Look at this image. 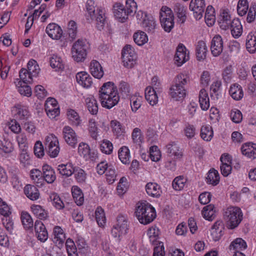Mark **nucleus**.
Segmentation results:
<instances>
[{
    "label": "nucleus",
    "mask_w": 256,
    "mask_h": 256,
    "mask_svg": "<svg viewBox=\"0 0 256 256\" xmlns=\"http://www.w3.org/2000/svg\"><path fill=\"white\" fill-rule=\"evenodd\" d=\"M66 247L68 256H78L75 243L72 239L68 238L66 240Z\"/></svg>",
    "instance_id": "obj_58"
},
{
    "label": "nucleus",
    "mask_w": 256,
    "mask_h": 256,
    "mask_svg": "<svg viewBox=\"0 0 256 256\" xmlns=\"http://www.w3.org/2000/svg\"><path fill=\"white\" fill-rule=\"evenodd\" d=\"M246 48L252 54L256 52V31L250 32L246 37Z\"/></svg>",
    "instance_id": "obj_32"
},
{
    "label": "nucleus",
    "mask_w": 256,
    "mask_h": 256,
    "mask_svg": "<svg viewBox=\"0 0 256 256\" xmlns=\"http://www.w3.org/2000/svg\"><path fill=\"white\" fill-rule=\"evenodd\" d=\"M88 130L91 137L96 140L98 136V128L96 120L94 118L90 119L88 124Z\"/></svg>",
    "instance_id": "obj_53"
},
{
    "label": "nucleus",
    "mask_w": 256,
    "mask_h": 256,
    "mask_svg": "<svg viewBox=\"0 0 256 256\" xmlns=\"http://www.w3.org/2000/svg\"><path fill=\"white\" fill-rule=\"evenodd\" d=\"M84 104L88 110L92 114H96L98 112V102L93 95H88L84 98Z\"/></svg>",
    "instance_id": "obj_24"
},
{
    "label": "nucleus",
    "mask_w": 256,
    "mask_h": 256,
    "mask_svg": "<svg viewBox=\"0 0 256 256\" xmlns=\"http://www.w3.org/2000/svg\"><path fill=\"white\" fill-rule=\"evenodd\" d=\"M220 181V176L218 172L214 168L210 169L208 174L206 178L207 183L216 186Z\"/></svg>",
    "instance_id": "obj_52"
},
{
    "label": "nucleus",
    "mask_w": 256,
    "mask_h": 256,
    "mask_svg": "<svg viewBox=\"0 0 256 256\" xmlns=\"http://www.w3.org/2000/svg\"><path fill=\"white\" fill-rule=\"evenodd\" d=\"M190 60V52L181 43L177 46V66H180Z\"/></svg>",
    "instance_id": "obj_18"
},
{
    "label": "nucleus",
    "mask_w": 256,
    "mask_h": 256,
    "mask_svg": "<svg viewBox=\"0 0 256 256\" xmlns=\"http://www.w3.org/2000/svg\"><path fill=\"white\" fill-rule=\"evenodd\" d=\"M26 69L34 78L36 77L40 72V68L37 62L33 59L28 61Z\"/></svg>",
    "instance_id": "obj_51"
},
{
    "label": "nucleus",
    "mask_w": 256,
    "mask_h": 256,
    "mask_svg": "<svg viewBox=\"0 0 256 256\" xmlns=\"http://www.w3.org/2000/svg\"><path fill=\"white\" fill-rule=\"evenodd\" d=\"M186 8L180 4H177V23H180V27L181 28L183 32L184 25L186 19Z\"/></svg>",
    "instance_id": "obj_39"
},
{
    "label": "nucleus",
    "mask_w": 256,
    "mask_h": 256,
    "mask_svg": "<svg viewBox=\"0 0 256 256\" xmlns=\"http://www.w3.org/2000/svg\"><path fill=\"white\" fill-rule=\"evenodd\" d=\"M50 62L51 67L56 71L62 70L64 68V60L57 54H52Z\"/></svg>",
    "instance_id": "obj_34"
},
{
    "label": "nucleus",
    "mask_w": 256,
    "mask_h": 256,
    "mask_svg": "<svg viewBox=\"0 0 256 256\" xmlns=\"http://www.w3.org/2000/svg\"><path fill=\"white\" fill-rule=\"evenodd\" d=\"M122 63L128 68H134L137 64V54L134 48L131 45L126 44L122 52Z\"/></svg>",
    "instance_id": "obj_6"
},
{
    "label": "nucleus",
    "mask_w": 256,
    "mask_h": 256,
    "mask_svg": "<svg viewBox=\"0 0 256 256\" xmlns=\"http://www.w3.org/2000/svg\"><path fill=\"white\" fill-rule=\"evenodd\" d=\"M78 153L86 160H93L96 156V153L91 151L90 147L86 143L81 142L78 146Z\"/></svg>",
    "instance_id": "obj_17"
},
{
    "label": "nucleus",
    "mask_w": 256,
    "mask_h": 256,
    "mask_svg": "<svg viewBox=\"0 0 256 256\" xmlns=\"http://www.w3.org/2000/svg\"><path fill=\"white\" fill-rule=\"evenodd\" d=\"M28 149V148L20 149L19 160L20 163L23 164L24 166L30 165L31 163V160Z\"/></svg>",
    "instance_id": "obj_63"
},
{
    "label": "nucleus",
    "mask_w": 256,
    "mask_h": 256,
    "mask_svg": "<svg viewBox=\"0 0 256 256\" xmlns=\"http://www.w3.org/2000/svg\"><path fill=\"white\" fill-rule=\"evenodd\" d=\"M229 229H234L238 227L243 218V214L240 208L236 206H230L227 208L224 214Z\"/></svg>",
    "instance_id": "obj_4"
},
{
    "label": "nucleus",
    "mask_w": 256,
    "mask_h": 256,
    "mask_svg": "<svg viewBox=\"0 0 256 256\" xmlns=\"http://www.w3.org/2000/svg\"><path fill=\"white\" fill-rule=\"evenodd\" d=\"M157 91L151 86H148L145 89V98L152 106H156L158 100Z\"/></svg>",
    "instance_id": "obj_26"
},
{
    "label": "nucleus",
    "mask_w": 256,
    "mask_h": 256,
    "mask_svg": "<svg viewBox=\"0 0 256 256\" xmlns=\"http://www.w3.org/2000/svg\"><path fill=\"white\" fill-rule=\"evenodd\" d=\"M62 134L66 142L74 148L78 142V136L73 128L69 126H65L62 128Z\"/></svg>",
    "instance_id": "obj_12"
},
{
    "label": "nucleus",
    "mask_w": 256,
    "mask_h": 256,
    "mask_svg": "<svg viewBox=\"0 0 256 256\" xmlns=\"http://www.w3.org/2000/svg\"><path fill=\"white\" fill-rule=\"evenodd\" d=\"M88 49V46L86 40L78 39L73 43L71 48L72 58L77 62H84L87 56Z\"/></svg>",
    "instance_id": "obj_5"
},
{
    "label": "nucleus",
    "mask_w": 256,
    "mask_h": 256,
    "mask_svg": "<svg viewBox=\"0 0 256 256\" xmlns=\"http://www.w3.org/2000/svg\"><path fill=\"white\" fill-rule=\"evenodd\" d=\"M231 16L226 10H224L221 14L218 20L220 27L224 30L229 28L232 24Z\"/></svg>",
    "instance_id": "obj_36"
},
{
    "label": "nucleus",
    "mask_w": 256,
    "mask_h": 256,
    "mask_svg": "<svg viewBox=\"0 0 256 256\" xmlns=\"http://www.w3.org/2000/svg\"><path fill=\"white\" fill-rule=\"evenodd\" d=\"M12 211V206L0 198V214L4 216H9Z\"/></svg>",
    "instance_id": "obj_62"
},
{
    "label": "nucleus",
    "mask_w": 256,
    "mask_h": 256,
    "mask_svg": "<svg viewBox=\"0 0 256 256\" xmlns=\"http://www.w3.org/2000/svg\"><path fill=\"white\" fill-rule=\"evenodd\" d=\"M32 214L40 220H46L48 217V212L41 206L33 204L30 207Z\"/></svg>",
    "instance_id": "obj_40"
},
{
    "label": "nucleus",
    "mask_w": 256,
    "mask_h": 256,
    "mask_svg": "<svg viewBox=\"0 0 256 256\" xmlns=\"http://www.w3.org/2000/svg\"><path fill=\"white\" fill-rule=\"evenodd\" d=\"M44 106L46 114L50 118H54L60 114V106L55 98H48L45 102Z\"/></svg>",
    "instance_id": "obj_11"
},
{
    "label": "nucleus",
    "mask_w": 256,
    "mask_h": 256,
    "mask_svg": "<svg viewBox=\"0 0 256 256\" xmlns=\"http://www.w3.org/2000/svg\"><path fill=\"white\" fill-rule=\"evenodd\" d=\"M204 8V0H192L190 4V9L194 12L196 20H200L202 17Z\"/></svg>",
    "instance_id": "obj_14"
},
{
    "label": "nucleus",
    "mask_w": 256,
    "mask_h": 256,
    "mask_svg": "<svg viewBox=\"0 0 256 256\" xmlns=\"http://www.w3.org/2000/svg\"><path fill=\"white\" fill-rule=\"evenodd\" d=\"M214 206L210 204L204 206L202 212L203 217L206 220L212 221L215 216V210Z\"/></svg>",
    "instance_id": "obj_54"
},
{
    "label": "nucleus",
    "mask_w": 256,
    "mask_h": 256,
    "mask_svg": "<svg viewBox=\"0 0 256 256\" xmlns=\"http://www.w3.org/2000/svg\"><path fill=\"white\" fill-rule=\"evenodd\" d=\"M90 71L92 75L98 79H100L104 74L101 64L96 60H92L90 62Z\"/></svg>",
    "instance_id": "obj_25"
},
{
    "label": "nucleus",
    "mask_w": 256,
    "mask_h": 256,
    "mask_svg": "<svg viewBox=\"0 0 256 256\" xmlns=\"http://www.w3.org/2000/svg\"><path fill=\"white\" fill-rule=\"evenodd\" d=\"M128 224L126 216L119 215L116 218V222L112 226L111 234L114 238L120 239L128 233Z\"/></svg>",
    "instance_id": "obj_7"
},
{
    "label": "nucleus",
    "mask_w": 256,
    "mask_h": 256,
    "mask_svg": "<svg viewBox=\"0 0 256 256\" xmlns=\"http://www.w3.org/2000/svg\"><path fill=\"white\" fill-rule=\"evenodd\" d=\"M48 201L50 202L52 206L58 210H62L64 207L63 202L56 193L52 192L50 194Z\"/></svg>",
    "instance_id": "obj_50"
},
{
    "label": "nucleus",
    "mask_w": 256,
    "mask_h": 256,
    "mask_svg": "<svg viewBox=\"0 0 256 256\" xmlns=\"http://www.w3.org/2000/svg\"><path fill=\"white\" fill-rule=\"evenodd\" d=\"M132 142L138 146L141 145L144 142V136L141 130L138 128H136L133 129L131 134Z\"/></svg>",
    "instance_id": "obj_43"
},
{
    "label": "nucleus",
    "mask_w": 256,
    "mask_h": 256,
    "mask_svg": "<svg viewBox=\"0 0 256 256\" xmlns=\"http://www.w3.org/2000/svg\"><path fill=\"white\" fill-rule=\"evenodd\" d=\"M150 157L153 162H158L162 157L161 152L156 146H152L149 150Z\"/></svg>",
    "instance_id": "obj_64"
},
{
    "label": "nucleus",
    "mask_w": 256,
    "mask_h": 256,
    "mask_svg": "<svg viewBox=\"0 0 256 256\" xmlns=\"http://www.w3.org/2000/svg\"><path fill=\"white\" fill-rule=\"evenodd\" d=\"M14 84L18 91L21 95L30 97L31 96L32 91L31 88L28 85L29 83L22 82L19 78L15 79Z\"/></svg>",
    "instance_id": "obj_23"
},
{
    "label": "nucleus",
    "mask_w": 256,
    "mask_h": 256,
    "mask_svg": "<svg viewBox=\"0 0 256 256\" xmlns=\"http://www.w3.org/2000/svg\"><path fill=\"white\" fill-rule=\"evenodd\" d=\"M224 224L222 220H217L211 229V236L214 241H218L224 234Z\"/></svg>",
    "instance_id": "obj_22"
},
{
    "label": "nucleus",
    "mask_w": 256,
    "mask_h": 256,
    "mask_svg": "<svg viewBox=\"0 0 256 256\" xmlns=\"http://www.w3.org/2000/svg\"><path fill=\"white\" fill-rule=\"evenodd\" d=\"M34 230L36 236L41 242H45L48 238V232L44 224L36 220L34 224Z\"/></svg>",
    "instance_id": "obj_21"
},
{
    "label": "nucleus",
    "mask_w": 256,
    "mask_h": 256,
    "mask_svg": "<svg viewBox=\"0 0 256 256\" xmlns=\"http://www.w3.org/2000/svg\"><path fill=\"white\" fill-rule=\"evenodd\" d=\"M53 242L59 247L62 246L66 238L65 234L60 226H55L53 229Z\"/></svg>",
    "instance_id": "obj_29"
},
{
    "label": "nucleus",
    "mask_w": 256,
    "mask_h": 256,
    "mask_svg": "<svg viewBox=\"0 0 256 256\" xmlns=\"http://www.w3.org/2000/svg\"><path fill=\"white\" fill-rule=\"evenodd\" d=\"M24 193L30 200H37L40 197V192L38 189L34 186L31 184L26 185L24 189Z\"/></svg>",
    "instance_id": "obj_35"
},
{
    "label": "nucleus",
    "mask_w": 256,
    "mask_h": 256,
    "mask_svg": "<svg viewBox=\"0 0 256 256\" xmlns=\"http://www.w3.org/2000/svg\"><path fill=\"white\" fill-rule=\"evenodd\" d=\"M254 150H256V144L251 142L245 143L241 148L242 154L250 158H256V152Z\"/></svg>",
    "instance_id": "obj_30"
},
{
    "label": "nucleus",
    "mask_w": 256,
    "mask_h": 256,
    "mask_svg": "<svg viewBox=\"0 0 256 256\" xmlns=\"http://www.w3.org/2000/svg\"><path fill=\"white\" fill-rule=\"evenodd\" d=\"M199 102L201 108L206 110L210 107V102L208 94L206 90L202 88L199 94Z\"/></svg>",
    "instance_id": "obj_46"
},
{
    "label": "nucleus",
    "mask_w": 256,
    "mask_h": 256,
    "mask_svg": "<svg viewBox=\"0 0 256 256\" xmlns=\"http://www.w3.org/2000/svg\"><path fill=\"white\" fill-rule=\"evenodd\" d=\"M137 22L148 32H153L156 28L155 18L150 14L142 10L138 11L136 14Z\"/></svg>",
    "instance_id": "obj_8"
},
{
    "label": "nucleus",
    "mask_w": 256,
    "mask_h": 256,
    "mask_svg": "<svg viewBox=\"0 0 256 256\" xmlns=\"http://www.w3.org/2000/svg\"><path fill=\"white\" fill-rule=\"evenodd\" d=\"M134 214L138 222L144 225L151 223L156 216L155 208L146 202L138 203Z\"/></svg>",
    "instance_id": "obj_2"
},
{
    "label": "nucleus",
    "mask_w": 256,
    "mask_h": 256,
    "mask_svg": "<svg viewBox=\"0 0 256 256\" xmlns=\"http://www.w3.org/2000/svg\"><path fill=\"white\" fill-rule=\"evenodd\" d=\"M113 12L115 18L120 22H124L130 14L120 3H116L113 6Z\"/></svg>",
    "instance_id": "obj_19"
},
{
    "label": "nucleus",
    "mask_w": 256,
    "mask_h": 256,
    "mask_svg": "<svg viewBox=\"0 0 256 256\" xmlns=\"http://www.w3.org/2000/svg\"><path fill=\"white\" fill-rule=\"evenodd\" d=\"M21 220L26 229H30L33 226V220L30 215L26 212L21 213Z\"/></svg>",
    "instance_id": "obj_59"
},
{
    "label": "nucleus",
    "mask_w": 256,
    "mask_h": 256,
    "mask_svg": "<svg viewBox=\"0 0 256 256\" xmlns=\"http://www.w3.org/2000/svg\"><path fill=\"white\" fill-rule=\"evenodd\" d=\"M143 98L139 94L136 93L130 98V106L133 112H136L141 106Z\"/></svg>",
    "instance_id": "obj_48"
},
{
    "label": "nucleus",
    "mask_w": 256,
    "mask_h": 256,
    "mask_svg": "<svg viewBox=\"0 0 256 256\" xmlns=\"http://www.w3.org/2000/svg\"><path fill=\"white\" fill-rule=\"evenodd\" d=\"M13 150L12 144L8 139L0 140V153H10Z\"/></svg>",
    "instance_id": "obj_56"
},
{
    "label": "nucleus",
    "mask_w": 256,
    "mask_h": 256,
    "mask_svg": "<svg viewBox=\"0 0 256 256\" xmlns=\"http://www.w3.org/2000/svg\"><path fill=\"white\" fill-rule=\"evenodd\" d=\"M133 39L134 42L138 46H144L148 40L146 34L140 30H137L134 34Z\"/></svg>",
    "instance_id": "obj_41"
},
{
    "label": "nucleus",
    "mask_w": 256,
    "mask_h": 256,
    "mask_svg": "<svg viewBox=\"0 0 256 256\" xmlns=\"http://www.w3.org/2000/svg\"><path fill=\"white\" fill-rule=\"evenodd\" d=\"M72 197L78 206H81L84 202V196L82 190L76 186H74L71 188Z\"/></svg>",
    "instance_id": "obj_42"
},
{
    "label": "nucleus",
    "mask_w": 256,
    "mask_h": 256,
    "mask_svg": "<svg viewBox=\"0 0 256 256\" xmlns=\"http://www.w3.org/2000/svg\"><path fill=\"white\" fill-rule=\"evenodd\" d=\"M229 92L232 98L236 100H240L244 96L242 86L237 84H234L230 86Z\"/></svg>",
    "instance_id": "obj_47"
},
{
    "label": "nucleus",
    "mask_w": 256,
    "mask_h": 256,
    "mask_svg": "<svg viewBox=\"0 0 256 256\" xmlns=\"http://www.w3.org/2000/svg\"><path fill=\"white\" fill-rule=\"evenodd\" d=\"M110 126L114 134L118 136H122L126 132L125 127L116 120H112Z\"/></svg>",
    "instance_id": "obj_49"
},
{
    "label": "nucleus",
    "mask_w": 256,
    "mask_h": 256,
    "mask_svg": "<svg viewBox=\"0 0 256 256\" xmlns=\"http://www.w3.org/2000/svg\"><path fill=\"white\" fill-rule=\"evenodd\" d=\"M44 143L50 157L54 158L58 156L60 148L57 137L53 134H49L46 136Z\"/></svg>",
    "instance_id": "obj_10"
},
{
    "label": "nucleus",
    "mask_w": 256,
    "mask_h": 256,
    "mask_svg": "<svg viewBox=\"0 0 256 256\" xmlns=\"http://www.w3.org/2000/svg\"><path fill=\"white\" fill-rule=\"evenodd\" d=\"M78 84L84 88H90L93 84L92 78L86 72H80L76 76Z\"/></svg>",
    "instance_id": "obj_15"
},
{
    "label": "nucleus",
    "mask_w": 256,
    "mask_h": 256,
    "mask_svg": "<svg viewBox=\"0 0 256 256\" xmlns=\"http://www.w3.org/2000/svg\"><path fill=\"white\" fill-rule=\"evenodd\" d=\"M230 28H231V34L234 38H239L242 32V27L238 19H234Z\"/></svg>",
    "instance_id": "obj_44"
},
{
    "label": "nucleus",
    "mask_w": 256,
    "mask_h": 256,
    "mask_svg": "<svg viewBox=\"0 0 256 256\" xmlns=\"http://www.w3.org/2000/svg\"><path fill=\"white\" fill-rule=\"evenodd\" d=\"M57 170L60 174L66 176H71L74 172L73 165L70 162L58 164L57 167Z\"/></svg>",
    "instance_id": "obj_37"
},
{
    "label": "nucleus",
    "mask_w": 256,
    "mask_h": 256,
    "mask_svg": "<svg viewBox=\"0 0 256 256\" xmlns=\"http://www.w3.org/2000/svg\"><path fill=\"white\" fill-rule=\"evenodd\" d=\"M160 20L162 26L166 32H170L174 28V15L172 10L166 6L162 7L160 12Z\"/></svg>",
    "instance_id": "obj_9"
},
{
    "label": "nucleus",
    "mask_w": 256,
    "mask_h": 256,
    "mask_svg": "<svg viewBox=\"0 0 256 256\" xmlns=\"http://www.w3.org/2000/svg\"><path fill=\"white\" fill-rule=\"evenodd\" d=\"M207 46L206 42L203 40L198 41L196 45V53L197 60L202 61L206 58Z\"/></svg>",
    "instance_id": "obj_31"
},
{
    "label": "nucleus",
    "mask_w": 256,
    "mask_h": 256,
    "mask_svg": "<svg viewBox=\"0 0 256 256\" xmlns=\"http://www.w3.org/2000/svg\"><path fill=\"white\" fill-rule=\"evenodd\" d=\"M98 98L102 107L110 109L116 106L120 100L118 88L112 82L104 83L98 90Z\"/></svg>",
    "instance_id": "obj_1"
},
{
    "label": "nucleus",
    "mask_w": 256,
    "mask_h": 256,
    "mask_svg": "<svg viewBox=\"0 0 256 256\" xmlns=\"http://www.w3.org/2000/svg\"><path fill=\"white\" fill-rule=\"evenodd\" d=\"M145 188L147 194L153 198H159L162 193L160 186L156 182H148Z\"/></svg>",
    "instance_id": "obj_28"
},
{
    "label": "nucleus",
    "mask_w": 256,
    "mask_h": 256,
    "mask_svg": "<svg viewBox=\"0 0 256 256\" xmlns=\"http://www.w3.org/2000/svg\"><path fill=\"white\" fill-rule=\"evenodd\" d=\"M160 230L155 226L150 227L148 230L147 235L150 239V242L154 244H156V246H158V244L160 242L158 241L160 238Z\"/></svg>",
    "instance_id": "obj_38"
},
{
    "label": "nucleus",
    "mask_w": 256,
    "mask_h": 256,
    "mask_svg": "<svg viewBox=\"0 0 256 256\" xmlns=\"http://www.w3.org/2000/svg\"><path fill=\"white\" fill-rule=\"evenodd\" d=\"M12 114L14 117L19 121L26 120L30 116V113L28 108L20 104L13 106L12 108Z\"/></svg>",
    "instance_id": "obj_13"
},
{
    "label": "nucleus",
    "mask_w": 256,
    "mask_h": 256,
    "mask_svg": "<svg viewBox=\"0 0 256 256\" xmlns=\"http://www.w3.org/2000/svg\"><path fill=\"white\" fill-rule=\"evenodd\" d=\"M66 116L69 124L71 125L78 126L80 124L82 120L78 113L75 110L68 108Z\"/></svg>",
    "instance_id": "obj_27"
},
{
    "label": "nucleus",
    "mask_w": 256,
    "mask_h": 256,
    "mask_svg": "<svg viewBox=\"0 0 256 256\" xmlns=\"http://www.w3.org/2000/svg\"><path fill=\"white\" fill-rule=\"evenodd\" d=\"M118 156L122 164H130L131 156L128 147L126 146H122L118 150Z\"/></svg>",
    "instance_id": "obj_45"
},
{
    "label": "nucleus",
    "mask_w": 256,
    "mask_h": 256,
    "mask_svg": "<svg viewBox=\"0 0 256 256\" xmlns=\"http://www.w3.org/2000/svg\"><path fill=\"white\" fill-rule=\"evenodd\" d=\"M224 50V42L222 36L217 34L214 36L211 42L210 50L214 56H220Z\"/></svg>",
    "instance_id": "obj_16"
},
{
    "label": "nucleus",
    "mask_w": 256,
    "mask_h": 256,
    "mask_svg": "<svg viewBox=\"0 0 256 256\" xmlns=\"http://www.w3.org/2000/svg\"><path fill=\"white\" fill-rule=\"evenodd\" d=\"M129 184L126 178L125 177L122 178L118 183L116 190L120 196L123 195L128 188Z\"/></svg>",
    "instance_id": "obj_61"
},
{
    "label": "nucleus",
    "mask_w": 256,
    "mask_h": 256,
    "mask_svg": "<svg viewBox=\"0 0 256 256\" xmlns=\"http://www.w3.org/2000/svg\"><path fill=\"white\" fill-rule=\"evenodd\" d=\"M48 35L53 40H60L63 34L61 28L55 23L48 24L46 29Z\"/></svg>",
    "instance_id": "obj_20"
},
{
    "label": "nucleus",
    "mask_w": 256,
    "mask_h": 256,
    "mask_svg": "<svg viewBox=\"0 0 256 256\" xmlns=\"http://www.w3.org/2000/svg\"><path fill=\"white\" fill-rule=\"evenodd\" d=\"M201 138L204 140L210 141L213 136V131L210 126H203L201 128Z\"/></svg>",
    "instance_id": "obj_57"
},
{
    "label": "nucleus",
    "mask_w": 256,
    "mask_h": 256,
    "mask_svg": "<svg viewBox=\"0 0 256 256\" xmlns=\"http://www.w3.org/2000/svg\"><path fill=\"white\" fill-rule=\"evenodd\" d=\"M95 216L98 224L100 226H104L106 222V218L104 210L101 207L96 208Z\"/></svg>",
    "instance_id": "obj_60"
},
{
    "label": "nucleus",
    "mask_w": 256,
    "mask_h": 256,
    "mask_svg": "<svg viewBox=\"0 0 256 256\" xmlns=\"http://www.w3.org/2000/svg\"><path fill=\"white\" fill-rule=\"evenodd\" d=\"M247 246L246 242L241 238H237L234 240L230 246V250H235L234 252L242 250Z\"/></svg>",
    "instance_id": "obj_55"
},
{
    "label": "nucleus",
    "mask_w": 256,
    "mask_h": 256,
    "mask_svg": "<svg viewBox=\"0 0 256 256\" xmlns=\"http://www.w3.org/2000/svg\"><path fill=\"white\" fill-rule=\"evenodd\" d=\"M44 178L46 181L49 184L52 183L56 178V176L54 170L51 166L45 164L42 166Z\"/></svg>",
    "instance_id": "obj_33"
},
{
    "label": "nucleus",
    "mask_w": 256,
    "mask_h": 256,
    "mask_svg": "<svg viewBox=\"0 0 256 256\" xmlns=\"http://www.w3.org/2000/svg\"><path fill=\"white\" fill-rule=\"evenodd\" d=\"M86 18L88 20L92 21L96 20V27L99 30L103 29L105 24V11L104 9L98 8L94 9V0H88L86 3Z\"/></svg>",
    "instance_id": "obj_3"
}]
</instances>
